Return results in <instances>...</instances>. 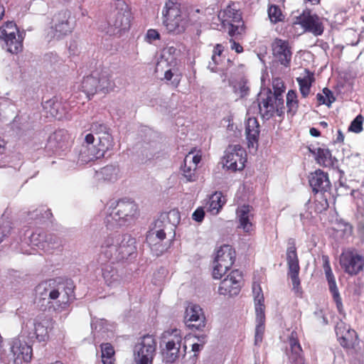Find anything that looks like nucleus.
<instances>
[{
	"instance_id": "393cba45",
	"label": "nucleus",
	"mask_w": 364,
	"mask_h": 364,
	"mask_svg": "<svg viewBox=\"0 0 364 364\" xmlns=\"http://www.w3.org/2000/svg\"><path fill=\"white\" fill-rule=\"evenodd\" d=\"M290 354L289 360L293 364H304L302 349L296 338V333L293 331L289 337Z\"/></svg>"
},
{
	"instance_id": "39448f33",
	"label": "nucleus",
	"mask_w": 364,
	"mask_h": 364,
	"mask_svg": "<svg viewBox=\"0 0 364 364\" xmlns=\"http://www.w3.org/2000/svg\"><path fill=\"white\" fill-rule=\"evenodd\" d=\"M161 342L165 343L162 355L166 363H173L181 355H185L186 346H183V350H181L182 336L177 328L165 331L161 335Z\"/></svg>"
},
{
	"instance_id": "58836bf2",
	"label": "nucleus",
	"mask_w": 364,
	"mask_h": 364,
	"mask_svg": "<svg viewBox=\"0 0 364 364\" xmlns=\"http://www.w3.org/2000/svg\"><path fill=\"white\" fill-rule=\"evenodd\" d=\"M296 80L299 83L301 95L304 97H307L310 92L311 83L314 80L313 74H311L308 71L306 75L304 76L303 77H297Z\"/></svg>"
},
{
	"instance_id": "aec40b11",
	"label": "nucleus",
	"mask_w": 364,
	"mask_h": 364,
	"mask_svg": "<svg viewBox=\"0 0 364 364\" xmlns=\"http://www.w3.org/2000/svg\"><path fill=\"white\" fill-rule=\"evenodd\" d=\"M322 259L323 262V270L328 283L329 290L332 293L333 298L336 304L338 310L341 312L343 308L342 301L337 288L335 277L330 266L328 257L327 256H323Z\"/></svg>"
},
{
	"instance_id": "f8f14e48",
	"label": "nucleus",
	"mask_w": 364,
	"mask_h": 364,
	"mask_svg": "<svg viewBox=\"0 0 364 364\" xmlns=\"http://www.w3.org/2000/svg\"><path fill=\"white\" fill-rule=\"evenodd\" d=\"M224 159L229 169L242 170L246 161V152L240 144L230 145L225 150Z\"/></svg>"
},
{
	"instance_id": "9d476101",
	"label": "nucleus",
	"mask_w": 364,
	"mask_h": 364,
	"mask_svg": "<svg viewBox=\"0 0 364 364\" xmlns=\"http://www.w3.org/2000/svg\"><path fill=\"white\" fill-rule=\"evenodd\" d=\"M287 262L289 268L288 274L290 277L293 286L292 289L296 294L300 295L301 294L300 279L299 278L300 267L296 253V248L294 242L289 243V246L287 250Z\"/></svg>"
},
{
	"instance_id": "603ef678",
	"label": "nucleus",
	"mask_w": 364,
	"mask_h": 364,
	"mask_svg": "<svg viewBox=\"0 0 364 364\" xmlns=\"http://www.w3.org/2000/svg\"><path fill=\"white\" fill-rule=\"evenodd\" d=\"M155 154V151L151 147L150 145L146 144V146L141 147L138 156L141 162L145 163L147 161L154 159Z\"/></svg>"
},
{
	"instance_id": "338daca9",
	"label": "nucleus",
	"mask_w": 364,
	"mask_h": 364,
	"mask_svg": "<svg viewBox=\"0 0 364 364\" xmlns=\"http://www.w3.org/2000/svg\"><path fill=\"white\" fill-rule=\"evenodd\" d=\"M231 49L235 50L236 53H240L243 51V48L237 42H235L233 39H230Z\"/></svg>"
},
{
	"instance_id": "6e6552de",
	"label": "nucleus",
	"mask_w": 364,
	"mask_h": 364,
	"mask_svg": "<svg viewBox=\"0 0 364 364\" xmlns=\"http://www.w3.org/2000/svg\"><path fill=\"white\" fill-rule=\"evenodd\" d=\"M0 33L8 52L16 54L21 51L24 32H20L17 24H3L0 27Z\"/></svg>"
},
{
	"instance_id": "5fc2aeb1",
	"label": "nucleus",
	"mask_w": 364,
	"mask_h": 364,
	"mask_svg": "<svg viewBox=\"0 0 364 364\" xmlns=\"http://www.w3.org/2000/svg\"><path fill=\"white\" fill-rule=\"evenodd\" d=\"M225 200L222 196L221 193H215L213 194L210 198V206L212 210H216L217 213L219 210L223 207L225 204Z\"/></svg>"
},
{
	"instance_id": "ddd939ff",
	"label": "nucleus",
	"mask_w": 364,
	"mask_h": 364,
	"mask_svg": "<svg viewBox=\"0 0 364 364\" xmlns=\"http://www.w3.org/2000/svg\"><path fill=\"white\" fill-rule=\"evenodd\" d=\"M10 345L9 356L11 357L15 364L31 361L33 354L31 346L18 338L13 339Z\"/></svg>"
},
{
	"instance_id": "dca6fc26",
	"label": "nucleus",
	"mask_w": 364,
	"mask_h": 364,
	"mask_svg": "<svg viewBox=\"0 0 364 364\" xmlns=\"http://www.w3.org/2000/svg\"><path fill=\"white\" fill-rule=\"evenodd\" d=\"M309 182L315 193H331V182L326 173L321 170L311 173Z\"/></svg>"
},
{
	"instance_id": "13d9d810",
	"label": "nucleus",
	"mask_w": 364,
	"mask_h": 364,
	"mask_svg": "<svg viewBox=\"0 0 364 364\" xmlns=\"http://www.w3.org/2000/svg\"><path fill=\"white\" fill-rule=\"evenodd\" d=\"M11 227L9 221L0 223V243L4 240V237H6L11 231Z\"/></svg>"
},
{
	"instance_id": "49530a36",
	"label": "nucleus",
	"mask_w": 364,
	"mask_h": 364,
	"mask_svg": "<svg viewBox=\"0 0 364 364\" xmlns=\"http://www.w3.org/2000/svg\"><path fill=\"white\" fill-rule=\"evenodd\" d=\"M46 239V232L43 230H37L33 232L30 237V244L32 246L36 247L38 249L44 250V241Z\"/></svg>"
},
{
	"instance_id": "0eeeda50",
	"label": "nucleus",
	"mask_w": 364,
	"mask_h": 364,
	"mask_svg": "<svg viewBox=\"0 0 364 364\" xmlns=\"http://www.w3.org/2000/svg\"><path fill=\"white\" fill-rule=\"evenodd\" d=\"M259 112L264 119H269L274 112L282 116L284 113V99L280 92L272 93L270 90L267 92L265 98L258 103Z\"/></svg>"
},
{
	"instance_id": "a878e982",
	"label": "nucleus",
	"mask_w": 364,
	"mask_h": 364,
	"mask_svg": "<svg viewBox=\"0 0 364 364\" xmlns=\"http://www.w3.org/2000/svg\"><path fill=\"white\" fill-rule=\"evenodd\" d=\"M259 123L255 118L248 119L245 128V134L249 148H253L255 144H257L259 134Z\"/></svg>"
},
{
	"instance_id": "c9c22d12",
	"label": "nucleus",
	"mask_w": 364,
	"mask_h": 364,
	"mask_svg": "<svg viewBox=\"0 0 364 364\" xmlns=\"http://www.w3.org/2000/svg\"><path fill=\"white\" fill-rule=\"evenodd\" d=\"M72 24H54L50 26L48 36L52 38H60L70 33L73 27Z\"/></svg>"
},
{
	"instance_id": "e2e57ef3",
	"label": "nucleus",
	"mask_w": 364,
	"mask_h": 364,
	"mask_svg": "<svg viewBox=\"0 0 364 364\" xmlns=\"http://www.w3.org/2000/svg\"><path fill=\"white\" fill-rule=\"evenodd\" d=\"M205 216V212L203 208L196 209L192 215V218L196 222H201Z\"/></svg>"
},
{
	"instance_id": "3c124183",
	"label": "nucleus",
	"mask_w": 364,
	"mask_h": 364,
	"mask_svg": "<svg viewBox=\"0 0 364 364\" xmlns=\"http://www.w3.org/2000/svg\"><path fill=\"white\" fill-rule=\"evenodd\" d=\"M268 16L271 23H278L284 20L281 9L276 5H272L268 9Z\"/></svg>"
},
{
	"instance_id": "6ab92c4d",
	"label": "nucleus",
	"mask_w": 364,
	"mask_h": 364,
	"mask_svg": "<svg viewBox=\"0 0 364 364\" xmlns=\"http://www.w3.org/2000/svg\"><path fill=\"white\" fill-rule=\"evenodd\" d=\"M201 156L189 152L184 158L183 165L181 166L182 176L188 182H193L197 179L196 169Z\"/></svg>"
},
{
	"instance_id": "20e7f679",
	"label": "nucleus",
	"mask_w": 364,
	"mask_h": 364,
	"mask_svg": "<svg viewBox=\"0 0 364 364\" xmlns=\"http://www.w3.org/2000/svg\"><path fill=\"white\" fill-rule=\"evenodd\" d=\"M112 147L110 146L109 137L107 139L102 138V142L96 139L92 134H87L79 150L78 161L85 164L99 159L103 157L105 152Z\"/></svg>"
},
{
	"instance_id": "2eb2a0df",
	"label": "nucleus",
	"mask_w": 364,
	"mask_h": 364,
	"mask_svg": "<svg viewBox=\"0 0 364 364\" xmlns=\"http://www.w3.org/2000/svg\"><path fill=\"white\" fill-rule=\"evenodd\" d=\"M242 279L241 272L237 269L233 270L225 278L218 288V293L224 296H235L240 291V282Z\"/></svg>"
},
{
	"instance_id": "9b49d317",
	"label": "nucleus",
	"mask_w": 364,
	"mask_h": 364,
	"mask_svg": "<svg viewBox=\"0 0 364 364\" xmlns=\"http://www.w3.org/2000/svg\"><path fill=\"white\" fill-rule=\"evenodd\" d=\"M339 262L344 272L351 276L358 274L364 267V257L355 250L343 252Z\"/></svg>"
},
{
	"instance_id": "0e129e2a",
	"label": "nucleus",
	"mask_w": 364,
	"mask_h": 364,
	"mask_svg": "<svg viewBox=\"0 0 364 364\" xmlns=\"http://www.w3.org/2000/svg\"><path fill=\"white\" fill-rule=\"evenodd\" d=\"M284 87L282 82L279 79H276L273 81V87L274 89V92H280L281 94L284 92L282 90V87Z\"/></svg>"
},
{
	"instance_id": "7ed1b4c3",
	"label": "nucleus",
	"mask_w": 364,
	"mask_h": 364,
	"mask_svg": "<svg viewBox=\"0 0 364 364\" xmlns=\"http://www.w3.org/2000/svg\"><path fill=\"white\" fill-rule=\"evenodd\" d=\"M137 215V205L132 200L122 199L108 208L105 223L110 229L120 228L132 223Z\"/></svg>"
},
{
	"instance_id": "72a5a7b5",
	"label": "nucleus",
	"mask_w": 364,
	"mask_h": 364,
	"mask_svg": "<svg viewBox=\"0 0 364 364\" xmlns=\"http://www.w3.org/2000/svg\"><path fill=\"white\" fill-rule=\"evenodd\" d=\"M82 87L83 91L89 97L90 96H93L97 92H99L98 80L97 76L92 75L85 77L82 82Z\"/></svg>"
},
{
	"instance_id": "a18cd8bd",
	"label": "nucleus",
	"mask_w": 364,
	"mask_h": 364,
	"mask_svg": "<svg viewBox=\"0 0 364 364\" xmlns=\"http://www.w3.org/2000/svg\"><path fill=\"white\" fill-rule=\"evenodd\" d=\"M314 202V210L316 213H321L327 210L329 206L328 199L331 193H318Z\"/></svg>"
},
{
	"instance_id": "c03bdc74",
	"label": "nucleus",
	"mask_w": 364,
	"mask_h": 364,
	"mask_svg": "<svg viewBox=\"0 0 364 364\" xmlns=\"http://www.w3.org/2000/svg\"><path fill=\"white\" fill-rule=\"evenodd\" d=\"M252 292L255 299V313H259V310L264 311V296L259 284H253Z\"/></svg>"
},
{
	"instance_id": "79ce46f5",
	"label": "nucleus",
	"mask_w": 364,
	"mask_h": 364,
	"mask_svg": "<svg viewBox=\"0 0 364 364\" xmlns=\"http://www.w3.org/2000/svg\"><path fill=\"white\" fill-rule=\"evenodd\" d=\"M102 362V364H113L114 362V350L109 343H102L101 345Z\"/></svg>"
},
{
	"instance_id": "bf43d9fd",
	"label": "nucleus",
	"mask_w": 364,
	"mask_h": 364,
	"mask_svg": "<svg viewBox=\"0 0 364 364\" xmlns=\"http://www.w3.org/2000/svg\"><path fill=\"white\" fill-rule=\"evenodd\" d=\"M169 33H180L185 30L183 24H165Z\"/></svg>"
},
{
	"instance_id": "69168bd1",
	"label": "nucleus",
	"mask_w": 364,
	"mask_h": 364,
	"mask_svg": "<svg viewBox=\"0 0 364 364\" xmlns=\"http://www.w3.org/2000/svg\"><path fill=\"white\" fill-rule=\"evenodd\" d=\"M35 212H36V216L33 218L34 219H38L40 218L48 219L50 216L52 215L49 210H45L43 215L42 213V210H36Z\"/></svg>"
},
{
	"instance_id": "052dcab7",
	"label": "nucleus",
	"mask_w": 364,
	"mask_h": 364,
	"mask_svg": "<svg viewBox=\"0 0 364 364\" xmlns=\"http://www.w3.org/2000/svg\"><path fill=\"white\" fill-rule=\"evenodd\" d=\"M287 114H290L291 117L294 116L298 110L299 107V102L292 101V102H287Z\"/></svg>"
},
{
	"instance_id": "f257e3e1",
	"label": "nucleus",
	"mask_w": 364,
	"mask_h": 364,
	"mask_svg": "<svg viewBox=\"0 0 364 364\" xmlns=\"http://www.w3.org/2000/svg\"><path fill=\"white\" fill-rule=\"evenodd\" d=\"M36 292L41 308L53 309L56 312L67 309L74 299L73 287L55 279L42 282L36 287Z\"/></svg>"
},
{
	"instance_id": "412c9836",
	"label": "nucleus",
	"mask_w": 364,
	"mask_h": 364,
	"mask_svg": "<svg viewBox=\"0 0 364 364\" xmlns=\"http://www.w3.org/2000/svg\"><path fill=\"white\" fill-rule=\"evenodd\" d=\"M168 235L165 224L158 219L154 222L153 227L146 234V242L151 249L162 242Z\"/></svg>"
},
{
	"instance_id": "de8ad7c7",
	"label": "nucleus",
	"mask_w": 364,
	"mask_h": 364,
	"mask_svg": "<svg viewBox=\"0 0 364 364\" xmlns=\"http://www.w3.org/2000/svg\"><path fill=\"white\" fill-rule=\"evenodd\" d=\"M44 250L57 249L62 245L61 240L54 234L46 232V239L44 241Z\"/></svg>"
},
{
	"instance_id": "473e14b6",
	"label": "nucleus",
	"mask_w": 364,
	"mask_h": 364,
	"mask_svg": "<svg viewBox=\"0 0 364 364\" xmlns=\"http://www.w3.org/2000/svg\"><path fill=\"white\" fill-rule=\"evenodd\" d=\"M91 130L98 135L97 139L102 142V138L110 139V146H114L113 138L109 133V128L104 123L94 122L91 126Z\"/></svg>"
},
{
	"instance_id": "4468645a",
	"label": "nucleus",
	"mask_w": 364,
	"mask_h": 364,
	"mask_svg": "<svg viewBox=\"0 0 364 364\" xmlns=\"http://www.w3.org/2000/svg\"><path fill=\"white\" fill-rule=\"evenodd\" d=\"M184 321L188 327L198 331H202L206 324L203 309L199 305L191 303L186 309Z\"/></svg>"
},
{
	"instance_id": "09e8293b",
	"label": "nucleus",
	"mask_w": 364,
	"mask_h": 364,
	"mask_svg": "<svg viewBox=\"0 0 364 364\" xmlns=\"http://www.w3.org/2000/svg\"><path fill=\"white\" fill-rule=\"evenodd\" d=\"M316 99L319 105H326L328 107H330L336 100L333 92L327 87L323 89V94L318 93L316 95Z\"/></svg>"
},
{
	"instance_id": "b1692460",
	"label": "nucleus",
	"mask_w": 364,
	"mask_h": 364,
	"mask_svg": "<svg viewBox=\"0 0 364 364\" xmlns=\"http://www.w3.org/2000/svg\"><path fill=\"white\" fill-rule=\"evenodd\" d=\"M252 208L249 205H243L237 208L236 210L237 218L239 221V228H242L245 232L252 230L251 219L253 217Z\"/></svg>"
},
{
	"instance_id": "a19ab883",
	"label": "nucleus",
	"mask_w": 364,
	"mask_h": 364,
	"mask_svg": "<svg viewBox=\"0 0 364 364\" xmlns=\"http://www.w3.org/2000/svg\"><path fill=\"white\" fill-rule=\"evenodd\" d=\"M317 163L323 166H330L332 164L331 154L328 149H317L314 152Z\"/></svg>"
},
{
	"instance_id": "864d4df0",
	"label": "nucleus",
	"mask_w": 364,
	"mask_h": 364,
	"mask_svg": "<svg viewBox=\"0 0 364 364\" xmlns=\"http://www.w3.org/2000/svg\"><path fill=\"white\" fill-rule=\"evenodd\" d=\"M234 92L240 97L247 96L249 93L250 88L247 85V81L245 79H241L237 82L234 86Z\"/></svg>"
},
{
	"instance_id": "7c9ffc66",
	"label": "nucleus",
	"mask_w": 364,
	"mask_h": 364,
	"mask_svg": "<svg viewBox=\"0 0 364 364\" xmlns=\"http://www.w3.org/2000/svg\"><path fill=\"white\" fill-rule=\"evenodd\" d=\"M102 277L107 286L114 287L120 284L122 278L118 271L111 264L102 269Z\"/></svg>"
},
{
	"instance_id": "a211bd4d",
	"label": "nucleus",
	"mask_w": 364,
	"mask_h": 364,
	"mask_svg": "<svg viewBox=\"0 0 364 364\" xmlns=\"http://www.w3.org/2000/svg\"><path fill=\"white\" fill-rule=\"evenodd\" d=\"M336 334L340 344L345 348H351L353 346L356 339V332L351 329L349 326L342 321L337 323L336 328Z\"/></svg>"
},
{
	"instance_id": "c756f323",
	"label": "nucleus",
	"mask_w": 364,
	"mask_h": 364,
	"mask_svg": "<svg viewBox=\"0 0 364 364\" xmlns=\"http://www.w3.org/2000/svg\"><path fill=\"white\" fill-rule=\"evenodd\" d=\"M119 173L118 166L108 165L96 171L95 176L99 181H114L118 178Z\"/></svg>"
},
{
	"instance_id": "e433bc0d",
	"label": "nucleus",
	"mask_w": 364,
	"mask_h": 364,
	"mask_svg": "<svg viewBox=\"0 0 364 364\" xmlns=\"http://www.w3.org/2000/svg\"><path fill=\"white\" fill-rule=\"evenodd\" d=\"M293 18H296V21L294 23H318L319 17L312 14L309 9L303 10L301 13L299 11L293 13Z\"/></svg>"
},
{
	"instance_id": "cd10ccee",
	"label": "nucleus",
	"mask_w": 364,
	"mask_h": 364,
	"mask_svg": "<svg viewBox=\"0 0 364 364\" xmlns=\"http://www.w3.org/2000/svg\"><path fill=\"white\" fill-rule=\"evenodd\" d=\"M112 6L115 9V23H130L131 14L128 5L123 0H114Z\"/></svg>"
},
{
	"instance_id": "774afa93",
	"label": "nucleus",
	"mask_w": 364,
	"mask_h": 364,
	"mask_svg": "<svg viewBox=\"0 0 364 364\" xmlns=\"http://www.w3.org/2000/svg\"><path fill=\"white\" fill-rule=\"evenodd\" d=\"M297 101L296 92L294 90H289L287 95V102Z\"/></svg>"
},
{
	"instance_id": "f3484780",
	"label": "nucleus",
	"mask_w": 364,
	"mask_h": 364,
	"mask_svg": "<svg viewBox=\"0 0 364 364\" xmlns=\"http://www.w3.org/2000/svg\"><path fill=\"white\" fill-rule=\"evenodd\" d=\"M274 57L283 65L289 66L291 59V51L289 43L286 41L276 38L272 43Z\"/></svg>"
},
{
	"instance_id": "f03ea898",
	"label": "nucleus",
	"mask_w": 364,
	"mask_h": 364,
	"mask_svg": "<svg viewBox=\"0 0 364 364\" xmlns=\"http://www.w3.org/2000/svg\"><path fill=\"white\" fill-rule=\"evenodd\" d=\"M136 239L129 234H112L106 237L100 246L98 262L101 264L109 260L121 262L136 257Z\"/></svg>"
},
{
	"instance_id": "5701e85b",
	"label": "nucleus",
	"mask_w": 364,
	"mask_h": 364,
	"mask_svg": "<svg viewBox=\"0 0 364 364\" xmlns=\"http://www.w3.org/2000/svg\"><path fill=\"white\" fill-rule=\"evenodd\" d=\"M162 224H165L168 235L171 238L175 236V230L181 220L180 213L176 209L171 210L169 212L163 213L158 218Z\"/></svg>"
},
{
	"instance_id": "4be33fe9",
	"label": "nucleus",
	"mask_w": 364,
	"mask_h": 364,
	"mask_svg": "<svg viewBox=\"0 0 364 364\" xmlns=\"http://www.w3.org/2000/svg\"><path fill=\"white\" fill-rule=\"evenodd\" d=\"M218 18L221 23H240L242 21V14L239 4L230 3L219 13Z\"/></svg>"
},
{
	"instance_id": "c85d7f7f",
	"label": "nucleus",
	"mask_w": 364,
	"mask_h": 364,
	"mask_svg": "<svg viewBox=\"0 0 364 364\" xmlns=\"http://www.w3.org/2000/svg\"><path fill=\"white\" fill-rule=\"evenodd\" d=\"M43 112L46 117L60 119L62 117L61 104L55 98L48 100L42 103Z\"/></svg>"
},
{
	"instance_id": "6e6d98bb",
	"label": "nucleus",
	"mask_w": 364,
	"mask_h": 364,
	"mask_svg": "<svg viewBox=\"0 0 364 364\" xmlns=\"http://www.w3.org/2000/svg\"><path fill=\"white\" fill-rule=\"evenodd\" d=\"M364 118L361 114L358 115L351 122L348 130L355 133H360L363 130Z\"/></svg>"
},
{
	"instance_id": "37998d69",
	"label": "nucleus",
	"mask_w": 364,
	"mask_h": 364,
	"mask_svg": "<svg viewBox=\"0 0 364 364\" xmlns=\"http://www.w3.org/2000/svg\"><path fill=\"white\" fill-rule=\"evenodd\" d=\"M48 320H37L34 323L35 334L39 341H43L48 337Z\"/></svg>"
},
{
	"instance_id": "4d7b16f0",
	"label": "nucleus",
	"mask_w": 364,
	"mask_h": 364,
	"mask_svg": "<svg viewBox=\"0 0 364 364\" xmlns=\"http://www.w3.org/2000/svg\"><path fill=\"white\" fill-rule=\"evenodd\" d=\"M164 78L168 81L171 80V85L177 87L181 81V75L168 70L165 72Z\"/></svg>"
},
{
	"instance_id": "8fccbe9b",
	"label": "nucleus",
	"mask_w": 364,
	"mask_h": 364,
	"mask_svg": "<svg viewBox=\"0 0 364 364\" xmlns=\"http://www.w3.org/2000/svg\"><path fill=\"white\" fill-rule=\"evenodd\" d=\"M301 27V32L299 33H292V36H299L304 32H309L314 36L321 35L323 32L322 24H299Z\"/></svg>"
},
{
	"instance_id": "4c0bfd02",
	"label": "nucleus",
	"mask_w": 364,
	"mask_h": 364,
	"mask_svg": "<svg viewBox=\"0 0 364 364\" xmlns=\"http://www.w3.org/2000/svg\"><path fill=\"white\" fill-rule=\"evenodd\" d=\"M224 28L228 31L231 39H241L245 33L246 27L245 24H223Z\"/></svg>"
},
{
	"instance_id": "680f3d73",
	"label": "nucleus",
	"mask_w": 364,
	"mask_h": 364,
	"mask_svg": "<svg viewBox=\"0 0 364 364\" xmlns=\"http://www.w3.org/2000/svg\"><path fill=\"white\" fill-rule=\"evenodd\" d=\"M160 35L155 29H149L146 32L145 39L146 41L151 43V41L159 39Z\"/></svg>"
},
{
	"instance_id": "2f4dec72",
	"label": "nucleus",
	"mask_w": 364,
	"mask_h": 364,
	"mask_svg": "<svg viewBox=\"0 0 364 364\" xmlns=\"http://www.w3.org/2000/svg\"><path fill=\"white\" fill-rule=\"evenodd\" d=\"M179 6L176 0H168L166 2L162 11V14L166 18V21H173L177 17L180 16L181 11ZM164 23H165V21Z\"/></svg>"
},
{
	"instance_id": "f704fd0d",
	"label": "nucleus",
	"mask_w": 364,
	"mask_h": 364,
	"mask_svg": "<svg viewBox=\"0 0 364 364\" xmlns=\"http://www.w3.org/2000/svg\"><path fill=\"white\" fill-rule=\"evenodd\" d=\"M265 314L264 311L259 310V313H256V328L255 335V344L258 345L262 341L264 331Z\"/></svg>"
},
{
	"instance_id": "423d86ee",
	"label": "nucleus",
	"mask_w": 364,
	"mask_h": 364,
	"mask_svg": "<svg viewBox=\"0 0 364 364\" xmlns=\"http://www.w3.org/2000/svg\"><path fill=\"white\" fill-rule=\"evenodd\" d=\"M156 349V343L152 336L146 335L140 338L134 348L135 363L152 364Z\"/></svg>"
},
{
	"instance_id": "1a4fd4ad",
	"label": "nucleus",
	"mask_w": 364,
	"mask_h": 364,
	"mask_svg": "<svg viewBox=\"0 0 364 364\" xmlns=\"http://www.w3.org/2000/svg\"><path fill=\"white\" fill-rule=\"evenodd\" d=\"M235 259V252L229 245L221 247L217 252L213 262V276L214 279H221L232 267Z\"/></svg>"
},
{
	"instance_id": "bb28decb",
	"label": "nucleus",
	"mask_w": 364,
	"mask_h": 364,
	"mask_svg": "<svg viewBox=\"0 0 364 364\" xmlns=\"http://www.w3.org/2000/svg\"><path fill=\"white\" fill-rule=\"evenodd\" d=\"M70 136L67 131L60 129L50 134L48 139V145L50 149H63L68 144Z\"/></svg>"
},
{
	"instance_id": "ea45409f",
	"label": "nucleus",
	"mask_w": 364,
	"mask_h": 364,
	"mask_svg": "<svg viewBox=\"0 0 364 364\" xmlns=\"http://www.w3.org/2000/svg\"><path fill=\"white\" fill-rule=\"evenodd\" d=\"M98 80V91L102 93H107L113 90L114 82L109 79V75L106 73H102L97 77Z\"/></svg>"
}]
</instances>
